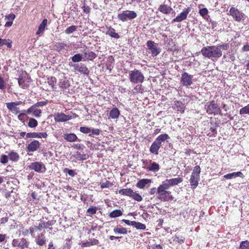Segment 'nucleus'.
I'll list each match as a JSON object with an SVG mask.
<instances>
[{
	"label": "nucleus",
	"instance_id": "nucleus-21",
	"mask_svg": "<svg viewBox=\"0 0 249 249\" xmlns=\"http://www.w3.org/2000/svg\"><path fill=\"white\" fill-rule=\"evenodd\" d=\"M152 182L151 179L143 178L140 179L138 181L136 184V186L140 189H143L146 187V185L150 184Z\"/></svg>",
	"mask_w": 249,
	"mask_h": 249
},
{
	"label": "nucleus",
	"instance_id": "nucleus-48",
	"mask_svg": "<svg viewBox=\"0 0 249 249\" xmlns=\"http://www.w3.org/2000/svg\"><path fill=\"white\" fill-rule=\"evenodd\" d=\"M98 208L96 207L91 206L87 211L88 215H91L96 213Z\"/></svg>",
	"mask_w": 249,
	"mask_h": 249
},
{
	"label": "nucleus",
	"instance_id": "nucleus-60",
	"mask_svg": "<svg viewBox=\"0 0 249 249\" xmlns=\"http://www.w3.org/2000/svg\"><path fill=\"white\" fill-rule=\"evenodd\" d=\"M100 132H101L100 130L98 128H96V129L91 128V135L92 134H94L95 135H98L100 134Z\"/></svg>",
	"mask_w": 249,
	"mask_h": 249
},
{
	"label": "nucleus",
	"instance_id": "nucleus-46",
	"mask_svg": "<svg viewBox=\"0 0 249 249\" xmlns=\"http://www.w3.org/2000/svg\"><path fill=\"white\" fill-rule=\"evenodd\" d=\"M74 157L78 160H85L87 159V157L85 154H82L78 151L75 153Z\"/></svg>",
	"mask_w": 249,
	"mask_h": 249
},
{
	"label": "nucleus",
	"instance_id": "nucleus-11",
	"mask_svg": "<svg viewBox=\"0 0 249 249\" xmlns=\"http://www.w3.org/2000/svg\"><path fill=\"white\" fill-rule=\"evenodd\" d=\"M72 67L74 68V69L80 72L82 74H83L86 76H88L89 74V71L86 67V66L84 64H73L71 65Z\"/></svg>",
	"mask_w": 249,
	"mask_h": 249
},
{
	"label": "nucleus",
	"instance_id": "nucleus-41",
	"mask_svg": "<svg viewBox=\"0 0 249 249\" xmlns=\"http://www.w3.org/2000/svg\"><path fill=\"white\" fill-rule=\"evenodd\" d=\"M72 62H79L82 60L83 57L81 54L77 53L74 54L72 57L71 58Z\"/></svg>",
	"mask_w": 249,
	"mask_h": 249
},
{
	"label": "nucleus",
	"instance_id": "nucleus-36",
	"mask_svg": "<svg viewBox=\"0 0 249 249\" xmlns=\"http://www.w3.org/2000/svg\"><path fill=\"white\" fill-rule=\"evenodd\" d=\"M7 108L13 113L17 114L20 112L19 108L9 103L6 104Z\"/></svg>",
	"mask_w": 249,
	"mask_h": 249
},
{
	"label": "nucleus",
	"instance_id": "nucleus-24",
	"mask_svg": "<svg viewBox=\"0 0 249 249\" xmlns=\"http://www.w3.org/2000/svg\"><path fill=\"white\" fill-rule=\"evenodd\" d=\"M160 165L158 163L156 162H150V165L146 167V169L148 171L152 172H157L160 170Z\"/></svg>",
	"mask_w": 249,
	"mask_h": 249
},
{
	"label": "nucleus",
	"instance_id": "nucleus-23",
	"mask_svg": "<svg viewBox=\"0 0 249 249\" xmlns=\"http://www.w3.org/2000/svg\"><path fill=\"white\" fill-rule=\"evenodd\" d=\"M159 11H160L161 13L164 14H169L173 10V9L171 7L166 5V4H161L159 8Z\"/></svg>",
	"mask_w": 249,
	"mask_h": 249
},
{
	"label": "nucleus",
	"instance_id": "nucleus-50",
	"mask_svg": "<svg viewBox=\"0 0 249 249\" xmlns=\"http://www.w3.org/2000/svg\"><path fill=\"white\" fill-rule=\"evenodd\" d=\"M131 197L133 198L134 200L140 202L142 200V198L139 194L137 193L136 192H134L133 191V193H132V196H131Z\"/></svg>",
	"mask_w": 249,
	"mask_h": 249
},
{
	"label": "nucleus",
	"instance_id": "nucleus-64",
	"mask_svg": "<svg viewBox=\"0 0 249 249\" xmlns=\"http://www.w3.org/2000/svg\"><path fill=\"white\" fill-rule=\"evenodd\" d=\"M242 50L243 52H249V43H247L242 48Z\"/></svg>",
	"mask_w": 249,
	"mask_h": 249
},
{
	"label": "nucleus",
	"instance_id": "nucleus-38",
	"mask_svg": "<svg viewBox=\"0 0 249 249\" xmlns=\"http://www.w3.org/2000/svg\"><path fill=\"white\" fill-rule=\"evenodd\" d=\"M113 231L115 233H119L121 234H126L127 233V229L123 227H115L113 229Z\"/></svg>",
	"mask_w": 249,
	"mask_h": 249
},
{
	"label": "nucleus",
	"instance_id": "nucleus-40",
	"mask_svg": "<svg viewBox=\"0 0 249 249\" xmlns=\"http://www.w3.org/2000/svg\"><path fill=\"white\" fill-rule=\"evenodd\" d=\"M123 212L120 210H115L109 213V216L111 218H115L121 216Z\"/></svg>",
	"mask_w": 249,
	"mask_h": 249
},
{
	"label": "nucleus",
	"instance_id": "nucleus-20",
	"mask_svg": "<svg viewBox=\"0 0 249 249\" xmlns=\"http://www.w3.org/2000/svg\"><path fill=\"white\" fill-rule=\"evenodd\" d=\"M47 137V134L46 132H40V133H36V132H30L27 133L26 134L27 138H46Z\"/></svg>",
	"mask_w": 249,
	"mask_h": 249
},
{
	"label": "nucleus",
	"instance_id": "nucleus-61",
	"mask_svg": "<svg viewBox=\"0 0 249 249\" xmlns=\"http://www.w3.org/2000/svg\"><path fill=\"white\" fill-rule=\"evenodd\" d=\"M25 114H26L25 113H20L18 116V119L23 122L24 121V117L25 116Z\"/></svg>",
	"mask_w": 249,
	"mask_h": 249
},
{
	"label": "nucleus",
	"instance_id": "nucleus-49",
	"mask_svg": "<svg viewBox=\"0 0 249 249\" xmlns=\"http://www.w3.org/2000/svg\"><path fill=\"white\" fill-rule=\"evenodd\" d=\"M185 238L182 236L176 235L174 237L173 241L178 243H183L184 242Z\"/></svg>",
	"mask_w": 249,
	"mask_h": 249
},
{
	"label": "nucleus",
	"instance_id": "nucleus-4",
	"mask_svg": "<svg viewBox=\"0 0 249 249\" xmlns=\"http://www.w3.org/2000/svg\"><path fill=\"white\" fill-rule=\"evenodd\" d=\"M200 167L199 166H196L192 173L190 179V185L193 189H195L198 185L199 180Z\"/></svg>",
	"mask_w": 249,
	"mask_h": 249
},
{
	"label": "nucleus",
	"instance_id": "nucleus-25",
	"mask_svg": "<svg viewBox=\"0 0 249 249\" xmlns=\"http://www.w3.org/2000/svg\"><path fill=\"white\" fill-rule=\"evenodd\" d=\"M170 139L169 136L167 134H163L159 136L155 141L161 146L162 142Z\"/></svg>",
	"mask_w": 249,
	"mask_h": 249
},
{
	"label": "nucleus",
	"instance_id": "nucleus-51",
	"mask_svg": "<svg viewBox=\"0 0 249 249\" xmlns=\"http://www.w3.org/2000/svg\"><path fill=\"white\" fill-rule=\"evenodd\" d=\"M18 83L19 86L23 89H26L28 87L27 83H25V80L22 77L18 78Z\"/></svg>",
	"mask_w": 249,
	"mask_h": 249
},
{
	"label": "nucleus",
	"instance_id": "nucleus-37",
	"mask_svg": "<svg viewBox=\"0 0 249 249\" xmlns=\"http://www.w3.org/2000/svg\"><path fill=\"white\" fill-rule=\"evenodd\" d=\"M133 190L130 188L123 189L119 191V193L124 196H126L131 197Z\"/></svg>",
	"mask_w": 249,
	"mask_h": 249
},
{
	"label": "nucleus",
	"instance_id": "nucleus-7",
	"mask_svg": "<svg viewBox=\"0 0 249 249\" xmlns=\"http://www.w3.org/2000/svg\"><path fill=\"white\" fill-rule=\"evenodd\" d=\"M149 52L151 53L153 57L157 56L160 52V49L158 47V44L152 40H148L146 42Z\"/></svg>",
	"mask_w": 249,
	"mask_h": 249
},
{
	"label": "nucleus",
	"instance_id": "nucleus-30",
	"mask_svg": "<svg viewBox=\"0 0 249 249\" xmlns=\"http://www.w3.org/2000/svg\"><path fill=\"white\" fill-rule=\"evenodd\" d=\"M106 35L116 39L120 38V36L119 34L116 33L115 29L111 27L107 28Z\"/></svg>",
	"mask_w": 249,
	"mask_h": 249
},
{
	"label": "nucleus",
	"instance_id": "nucleus-9",
	"mask_svg": "<svg viewBox=\"0 0 249 249\" xmlns=\"http://www.w3.org/2000/svg\"><path fill=\"white\" fill-rule=\"evenodd\" d=\"M229 14L233 19L238 22H240L243 19L244 14L234 7H231L229 11Z\"/></svg>",
	"mask_w": 249,
	"mask_h": 249
},
{
	"label": "nucleus",
	"instance_id": "nucleus-22",
	"mask_svg": "<svg viewBox=\"0 0 249 249\" xmlns=\"http://www.w3.org/2000/svg\"><path fill=\"white\" fill-rule=\"evenodd\" d=\"M54 224L53 220L48 221L47 222H42L36 226V230L41 231L43 228H47L49 226H52Z\"/></svg>",
	"mask_w": 249,
	"mask_h": 249
},
{
	"label": "nucleus",
	"instance_id": "nucleus-13",
	"mask_svg": "<svg viewBox=\"0 0 249 249\" xmlns=\"http://www.w3.org/2000/svg\"><path fill=\"white\" fill-rule=\"evenodd\" d=\"M26 113L32 115L36 118H39L41 116L42 111L33 105L26 110Z\"/></svg>",
	"mask_w": 249,
	"mask_h": 249
},
{
	"label": "nucleus",
	"instance_id": "nucleus-15",
	"mask_svg": "<svg viewBox=\"0 0 249 249\" xmlns=\"http://www.w3.org/2000/svg\"><path fill=\"white\" fill-rule=\"evenodd\" d=\"M191 8L187 7L184 11L182 12L178 16L173 20V22H179L187 18V15L191 12Z\"/></svg>",
	"mask_w": 249,
	"mask_h": 249
},
{
	"label": "nucleus",
	"instance_id": "nucleus-8",
	"mask_svg": "<svg viewBox=\"0 0 249 249\" xmlns=\"http://www.w3.org/2000/svg\"><path fill=\"white\" fill-rule=\"evenodd\" d=\"M58 86L61 89L62 91L65 94L70 93V84L66 77H63L58 82Z\"/></svg>",
	"mask_w": 249,
	"mask_h": 249
},
{
	"label": "nucleus",
	"instance_id": "nucleus-47",
	"mask_svg": "<svg viewBox=\"0 0 249 249\" xmlns=\"http://www.w3.org/2000/svg\"><path fill=\"white\" fill-rule=\"evenodd\" d=\"M239 249H249V241H242L240 244Z\"/></svg>",
	"mask_w": 249,
	"mask_h": 249
},
{
	"label": "nucleus",
	"instance_id": "nucleus-19",
	"mask_svg": "<svg viewBox=\"0 0 249 249\" xmlns=\"http://www.w3.org/2000/svg\"><path fill=\"white\" fill-rule=\"evenodd\" d=\"M45 232H42L39 234L35 238V242L39 246L44 245L46 242V239L45 236Z\"/></svg>",
	"mask_w": 249,
	"mask_h": 249
},
{
	"label": "nucleus",
	"instance_id": "nucleus-62",
	"mask_svg": "<svg viewBox=\"0 0 249 249\" xmlns=\"http://www.w3.org/2000/svg\"><path fill=\"white\" fill-rule=\"evenodd\" d=\"M8 221V217H2L0 219V225H3L7 223Z\"/></svg>",
	"mask_w": 249,
	"mask_h": 249
},
{
	"label": "nucleus",
	"instance_id": "nucleus-59",
	"mask_svg": "<svg viewBox=\"0 0 249 249\" xmlns=\"http://www.w3.org/2000/svg\"><path fill=\"white\" fill-rule=\"evenodd\" d=\"M15 15L14 14H10L9 15H6L5 17V19L10 20L13 21V20L15 18Z\"/></svg>",
	"mask_w": 249,
	"mask_h": 249
},
{
	"label": "nucleus",
	"instance_id": "nucleus-10",
	"mask_svg": "<svg viewBox=\"0 0 249 249\" xmlns=\"http://www.w3.org/2000/svg\"><path fill=\"white\" fill-rule=\"evenodd\" d=\"M193 76L187 72H184L181 74V83L184 86H190L193 83Z\"/></svg>",
	"mask_w": 249,
	"mask_h": 249
},
{
	"label": "nucleus",
	"instance_id": "nucleus-2",
	"mask_svg": "<svg viewBox=\"0 0 249 249\" xmlns=\"http://www.w3.org/2000/svg\"><path fill=\"white\" fill-rule=\"evenodd\" d=\"M169 188L164 183L159 185L157 190V198L161 201H167L173 200V197L171 195V192L168 191Z\"/></svg>",
	"mask_w": 249,
	"mask_h": 249
},
{
	"label": "nucleus",
	"instance_id": "nucleus-45",
	"mask_svg": "<svg viewBox=\"0 0 249 249\" xmlns=\"http://www.w3.org/2000/svg\"><path fill=\"white\" fill-rule=\"evenodd\" d=\"M133 226L138 230H145L146 229V226L144 224L136 221H134Z\"/></svg>",
	"mask_w": 249,
	"mask_h": 249
},
{
	"label": "nucleus",
	"instance_id": "nucleus-6",
	"mask_svg": "<svg viewBox=\"0 0 249 249\" xmlns=\"http://www.w3.org/2000/svg\"><path fill=\"white\" fill-rule=\"evenodd\" d=\"M207 113L209 114H218L221 112L220 109L213 101L206 103L205 106Z\"/></svg>",
	"mask_w": 249,
	"mask_h": 249
},
{
	"label": "nucleus",
	"instance_id": "nucleus-57",
	"mask_svg": "<svg viewBox=\"0 0 249 249\" xmlns=\"http://www.w3.org/2000/svg\"><path fill=\"white\" fill-rule=\"evenodd\" d=\"M111 185L110 182L108 180H106L105 182L101 183V187L102 188H107Z\"/></svg>",
	"mask_w": 249,
	"mask_h": 249
},
{
	"label": "nucleus",
	"instance_id": "nucleus-31",
	"mask_svg": "<svg viewBox=\"0 0 249 249\" xmlns=\"http://www.w3.org/2000/svg\"><path fill=\"white\" fill-rule=\"evenodd\" d=\"M120 111L117 107L113 108L109 113V117L111 119H117L120 115Z\"/></svg>",
	"mask_w": 249,
	"mask_h": 249
},
{
	"label": "nucleus",
	"instance_id": "nucleus-35",
	"mask_svg": "<svg viewBox=\"0 0 249 249\" xmlns=\"http://www.w3.org/2000/svg\"><path fill=\"white\" fill-rule=\"evenodd\" d=\"M47 83L50 86H51L52 89H56V87H55V84L56 83V79L55 78V77L53 76L48 77Z\"/></svg>",
	"mask_w": 249,
	"mask_h": 249
},
{
	"label": "nucleus",
	"instance_id": "nucleus-17",
	"mask_svg": "<svg viewBox=\"0 0 249 249\" xmlns=\"http://www.w3.org/2000/svg\"><path fill=\"white\" fill-rule=\"evenodd\" d=\"M183 179L181 178H171L169 179H166L162 182L164 183L169 188L171 187L178 185L181 183Z\"/></svg>",
	"mask_w": 249,
	"mask_h": 249
},
{
	"label": "nucleus",
	"instance_id": "nucleus-26",
	"mask_svg": "<svg viewBox=\"0 0 249 249\" xmlns=\"http://www.w3.org/2000/svg\"><path fill=\"white\" fill-rule=\"evenodd\" d=\"M84 54L85 55L84 58H86L87 60L89 61H92L97 56L95 53L89 50L85 51Z\"/></svg>",
	"mask_w": 249,
	"mask_h": 249
},
{
	"label": "nucleus",
	"instance_id": "nucleus-34",
	"mask_svg": "<svg viewBox=\"0 0 249 249\" xmlns=\"http://www.w3.org/2000/svg\"><path fill=\"white\" fill-rule=\"evenodd\" d=\"M8 158L10 160L14 162H17L18 160L19 156L18 153L12 151L8 153Z\"/></svg>",
	"mask_w": 249,
	"mask_h": 249
},
{
	"label": "nucleus",
	"instance_id": "nucleus-53",
	"mask_svg": "<svg viewBox=\"0 0 249 249\" xmlns=\"http://www.w3.org/2000/svg\"><path fill=\"white\" fill-rule=\"evenodd\" d=\"M64 172L68 173L69 175L71 176V177H73L76 174V173L74 172V170H71L67 168L64 169Z\"/></svg>",
	"mask_w": 249,
	"mask_h": 249
},
{
	"label": "nucleus",
	"instance_id": "nucleus-28",
	"mask_svg": "<svg viewBox=\"0 0 249 249\" xmlns=\"http://www.w3.org/2000/svg\"><path fill=\"white\" fill-rule=\"evenodd\" d=\"M243 177V174L241 172H234L232 173H230L226 174L224 176V178L227 179H230L233 178H235L236 177Z\"/></svg>",
	"mask_w": 249,
	"mask_h": 249
},
{
	"label": "nucleus",
	"instance_id": "nucleus-63",
	"mask_svg": "<svg viewBox=\"0 0 249 249\" xmlns=\"http://www.w3.org/2000/svg\"><path fill=\"white\" fill-rule=\"evenodd\" d=\"M122 221L124 223H125V224H126L128 225H132L133 226V223H134V221H131L129 220H126V219H123L122 220Z\"/></svg>",
	"mask_w": 249,
	"mask_h": 249
},
{
	"label": "nucleus",
	"instance_id": "nucleus-58",
	"mask_svg": "<svg viewBox=\"0 0 249 249\" xmlns=\"http://www.w3.org/2000/svg\"><path fill=\"white\" fill-rule=\"evenodd\" d=\"M5 88H6L5 83L3 78H2L1 77V76H0V89L1 90H3Z\"/></svg>",
	"mask_w": 249,
	"mask_h": 249
},
{
	"label": "nucleus",
	"instance_id": "nucleus-29",
	"mask_svg": "<svg viewBox=\"0 0 249 249\" xmlns=\"http://www.w3.org/2000/svg\"><path fill=\"white\" fill-rule=\"evenodd\" d=\"M63 138L69 142H74L77 139L76 135L74 133L65 134L63 135Z\"/></svg>",
	"mask_w": 249,
	"mask_h": 249
},
{
	"label": "nucleus",
	"instance_id": "nucleus-43",
	"mask_svg": "<svg viewBox=\"0 0 249 249\" xmlns=\"http://www.w3.org/2000/svg\"><path fill=\"white\" fill-rule=\"evenodd\" d=\"M4 45H6L8 48H11L12 47V42L10 41L9 39L0 38V46H2Z\"/></svg>",
	"mask_w": 249,
	"mask_h": 249
},
{
	"label": "nucleus",
	"instance_id": "nucleus-16",
	"mask_svg": "<svg viewBox=\"0 0 249 249\" xmlns=\"http://www.w3.org/2000/svg\"><path fill=\"white\" fill-rule=\"evenodd\" d=\"M54 119L55 122H64L71 120V116L63 113H57L54 115Z\"/></svg>",
	"mask_w": 249,
	"mask_h": 249
},
{
	"label": "nucleus",
	"instance_id": "nucleus-5",
	"mask_svg": "<svg viewBox=\"0 0 249 249\" xmlns=\"http://www.w3.org/2000/svg\"><path fill=\"white\" fill-rule=\"evenodd\" d=\"M144 79V77L143 74L139 70L135 69L129 72V80L132 83H142Z\"/></svg>",
	"mask_w": 249,
	"mask_h": 249
},
{
	"label": "nucleus",
	"instance_id": "nucleus-55",
	"mask_svg": "<svg viewBox=\"0 0 249 249\" xmlns=\"http://www.w3.org/2000/svg\"><path fill=\"white\" fill-rule=\"evenodd\" d=\"M208 13V11L207 8H204L199 10V14L203 17L204 18L207 16Z\"/></svg>",
	"mask_w": 249,
	"mask_h": 249
},
{
	"label": "nucleus",
	"instance_id": "nucleus-42",
	"mask_svg": "<svg viewBox=\"0 0 249 249\" xmlns=\"http://www.w3.org/2000/svg\"><path fill=\"white\" fill-rule=\"evenodd\" d=\"M80 131L84 134H89V136L91 137V128L86 126H81L80 127Z\"/></svg>",
	"mask_w": 249,
	"mask_h": 249
},
{
	"label": "nucleus",
	"instance_id": "nucleus-1",
	"mask_svg": "<svg viewBox=\"0 0 249 249\" xmlns=\"http://www.w3.org/2000/svg\"><path fill=\"white\" fill-rule=\"evenodd\" d=\"M229 48L228 44L216 46H207L202 48L201 52L203 56L208 58H219L222 55V51L227 50Z\"/></svg>",
	"mask_w": 249,
	"mask_h": 249
},
{
	"label": "nucleus",
	"instance_id": "nucleus-52",
	"mask_svg": "<svg viewBox=\"0 0 249 249\" xmlns=\"http://www.w3.org/2000/svg\"><path fill=\"white\" fill-rule=\"evenodd\" d=\"M240 114H249V104L240 110Z\"/></svg>",
	"mask_w": 249,
	"mask_h": 249
},
{
	"label": "nucleus",
	"instance_id": "nucleus-44",
	"mask_svg": "<svg viewBox=\"0 0 249 249\" xmlns=\"http://www.w3.org/2000/svg\"><path fill=\"white\" fill-rule=\"evenodd\" d=\"M77 29V26L75 25H71L69 27L67 28L65 30V33L69 35L72 33H73L74 31H75Z\"/></svg>",
	"mask_w": 249,
	"mask_h": 249
},
{
	"label": "nucleus",
	"instance_id": "nucleus-56",
	"mask_svg": "<svg viewBox=\"0 0 249 249\" xmlns=\"http://www.w3.org/2000/svg\"><path fill=\"white\" fill-rule=\"evenodd\" d=\"M8 161V156L5 155H2L0 159V162L2 164H6Z\"/></svg>",
	"mask_w": 249,
	"mask_h": 249
},
{
	"label": "nucleus",
	"instance_id": "nucleus-12",
	"mask_svg": "<svg viewBox=\"0 0 249 249\" xmlns=\"http://www.w3.org/2000/svg\"><path fill=\"white\" fill-rule=\"evenodd\" d=\"M29 168L38 173H43L46 171L44 164L41 162H34L32 163L29 166Z\"/></svg>",
	"mask_w": 249,
	"mask_h": 249
},
{
	"label": "nucleus",
	"instance_id": "nucleus-33",
	"mask_svg": "<svg viewBox=\"0 0 249 249\" xmlns=\"http://www.w3.org/2000/svg\"><path fill=\"white\" fill-rule=\"evenodd\" d=\"M67 46V44L64 42H55L54 44L53 48L54 50L57 52H60L65 48V47Z\"/></svg>",
	"mask_w": 249,
	"mask_h": 249
},
{
	"label": "nucleus",
	"instance_id": "nucleus-18",
	"mask_svg": "<svg viewBox=\"0 0 249 249\" xmlns=\"http://www.w3.org/2000/svg\"><path fill=\"white\" fill-rule=\"evenodd\" d=\"M40 143L38 141H33L27 147V151L34 152L39 148Z\"/></svg>",
	"mask_w": 249,
	"mask_h": 249
},
{
	"label": "nucleus",
	"instance_id": "nucleus-14",
	"mask_svg": "<svg viewBox=\"0 0 249 249\" xmlns=\"http://www.w3.org/2000/svg\"><path fill=\"white\" fill-rule=\"evenodd\" d=\"M12 245L14 247H19L23 249L28 247L29 243L24 238L15 239L13 240Z\"/></svg>",
	"mask_w": 249,
	"mask_h": 249
},
{
	"label": "nucleus",
	"instance_id": "nucleus-39",
	"mask_svg": "<svg viewBox=\"0 0 249 249\" xmlns=\"http://www.w3.org/2000/svg\"><path fill=\"white\" fill-rule=\"evenodd\" d=\"M38 125L37 121L33 118H30L28 123V126L30 128H35Z\"/></svg>",
	"mask_w": 249,
	"mask_h": 249
},
{
	"label": "nucleus",
	"instance_id": "nucleus-32",
	"mask_svg": "<svg viewBox=\"0 0 249 249\" xmlns=\"http://www.w3.org/2000/svg\"><path fill=\"white\" fill-rule=\"evenodd\" d=\"M160 146L155 141H154L150 148V151L151 153L155 154L156 155L158 154V151L160 148Z\"/></svg>",
	"mask_w": 249,
	"mask_h": 249
},
{
	"label": "nucleus",
	"instance_id": "nucleus-3",
	"mask_svg": "<svg viewBox=\"0 0 249 249\" xmlns=\"http://www.w3.org/2000/svg\"><path fill=\"white\" fill-rule=\"evenodd\" d=\"M137 17L136 12L131 10H124L120 12L117 16L118 19L122 22L131 20Z\"/></svg>",
	"mask_w": 249,
	"mask_h": 249
},
{
	"label": "nucleus",
	"instance_id": "nucleus-27",
	"mask_svg": "<svg viewBox=\"0 0 249 249\" xmlns=\"http://www.w3.org/2000/svg\"><path fill=\"white\" fill-rule=\"evenodd\" d=\"M47 24V19H44L42 21L41 23L39 26L38 29L36 33V34L39 36L41 35L45 30V28Z\"/></svg>",
	"mask_w": 249,
	"mask_h": 249
},
{
	"label": "nucleus",
	"instance_id": "nucleus-54",
	"mask_svg": "<svg viewBox=\"0 0 249 249\" xmlns=\"http://www.w3.org/2000/svg\"><path fill=\"white\" fill-rule=\"evenodd\" d=\"M48 103V100H45L42 101H40L36 103V104H34V105L38 107H43L46 106Z\"/></svg>",
	"mask_w": 249,
	"mask_h": 249
}]
</instances>
